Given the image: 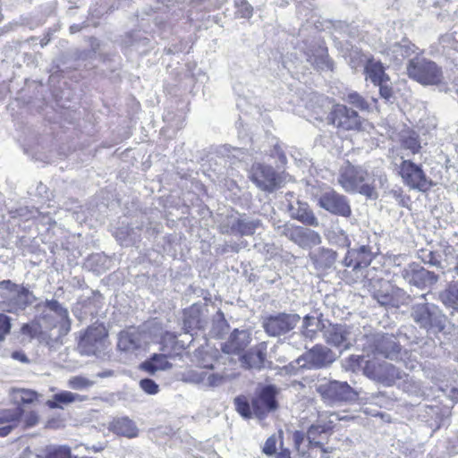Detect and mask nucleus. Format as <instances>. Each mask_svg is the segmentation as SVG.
Listing matches in <instances>:
<instances>
[{
  "label": "nucleus",
  "instance_id": "1",
  "mask_svg": "<svg viewBox=\"0 0 458 458\" xmlns=\"http://www.w3.org/2000/svg\"><path fill=\"white\" fill-rule=\"evenodd\" d=\"M109 345V331L99 321L89 325L80 333L77 340V350L83 356L100 357Z\"/></svg>",
  "mask_w": 458,
  "mask_h": 458
},
{
  "label": "nucleus",
  "instance_id": "2",
  "mask_svg": "<svg viewBox=\"0 0 458 458\" xmlns=\"http://www.w3.org/2000/svg\"><path fill=\"white\" fill-rule=\"evenodd\" d=\"M357 55L360 62L363 64L365 80L378 87L380 97L389 101L394 96V89L390 83V76L386 72L387 67L372 55H367L361 51Z\"/></svg>",
  "mask_w": 458,
  "mask_h": 458
},
{
  "label": "nucleus",
  "instance_id": "3",
  "mask_svg": "<svg viewBox=\"0 0 458 458\" xmlns=\"http://www.w3.org/2000/svg\"><path fill=\"white\" fill-rule=\"evenodd\" d=\"M406 73L411 80L423 86H438L444 82L442 67L421 55H416L408 61Z\"/></svg>",
  "mask_w": 458,
  "mask_h": 458
},
{
  "label": "nucleus",
  "instance_id": "4",
  "mask_svg": "<svg viewBox=\"0 0 458 458\" xmlns=\"http://www.w3.org/2000/svg\"><path fill=\"white\" fill-rule=\"evenodd\" d=\"M325 121L337 132L355 131L363 130L364 119L358 111L347 106L345 104L334 103L327 112Z\"/></svg>",
  "mask_w": 458,
  "mask_h": 458
},
{
  "label": "nucleus",
  "instance_id": "5",
  "mask_svg": "<svg viewBox=\"0 0 458 458\" xmlns=\"http://www.w3.org/2000/svg\"><path fill=\"white\" fill-rule=\"evenodd\" d=\"M368 177L366 169L348 163L339 172L338 183L347 192H359L367 198H373L376 195L375 186L367 182Z\"/></svg>",
  "mask_w": 458,
  "mask_h": 458
},
{
  "label": "nucleus",
  "instance_id": "6",
  "mask_svg": "<svg viewBox=\"0 0 458 458\" xmlns=\"http://www.w3.org/2000/svg\"><path fill=\"white\" fill-rule=\"evenodd\" d=\"M397 174L403 184L411 190L428 192L434 186L433 181L427 175L422 165L411 159H404L400 163Z\"/></svg>",
  "mask_w": 458,
  "mask_h": 458
},
{
  "label": "nucleus",
  "instance_id": "7",
  "mask_svg": "<svg viewBox=\"0 0 458 458\" xmlns=\"http://www.w3.org/2000/svg\"><path fill=\"white\" fill-rule=\"evenodd\" d=\"M42 305L53 311L58 320L55 321L52 315L42 312L38 318L43 322V327L46 332H51L55 328H58V336L63 337L66 335L72 327V321L69 317L68 310L63 307L60 302L56 300H47ZM41 304H38L36 308L40 307Z\"/></svg>",
  "mask_w": 458,
  "mask_h": 458
},
{
  "label": "nucleus",
  "instance_id": "8",
  "mask_svg": "<svg viewBox=\"0 0 458 458\" xmlns=\"http://www.w3.org/2000/svg\"><path fill=\"white\" fill-rule=\"evenodd\" d=\"M279 390L275 385H266L257 389L251 399L253 413L259 420L266 419L279 408Z\"/></svg>",
  "mask_w": 458,
  "mask_h": 458
},
{
  "label": "nucleus",
  "instance_id": "9",
  "mask_svg": "<svg viewBox=\"0 0 458 458\" xmlns=\"http://www.w3.org/2000/svg\"><path fill=\"white\" fill-rule=\"evenodd\" d=\"M335 427L330 420H318L307 429L306 437L310 447L319 448L325 454L324 458H328V454L335 450L334 447L326 445L335 431Z\"/></svg>",
  "mask_w": 458,
  "mask_h": 458
},
{
  "label": "nucleus",
  "instance_id": "10",
  "mask_svg": "<svg viewBox=\"0 0 458 458\" xmlns=\"http://www.w3.org/2000/svg\"><path fill=\"white\" fill-rule=\"evenodd\" d=\"M0 289L13 293L15 295L4 301L7 306V311L10 313H18L24 311L30 306L35 300V296L27 287L22 284H17L7 279L0 281Z\"/></svg>",
  "mask_w": 458,
  "mask_h": 458
},
{
  "label": "nucleus",
  "instance_id": "11",
  "mask_svg": "<svg viewBox=\"0 0 458 458\" xmlns=\"http://www.w3.org/2000/svg\"><path fill=\"white\" fill-rule=\"evenodd\" d=\"M250 180L262 191L272 192L280 186V177L275 169L267 165L256 164L251 167Z\"/></svg>",
  "mask_w": 458,
  "mask_h": 458
},
{
  "label": "nucleus",
  "instance_id": "12",
  "mask_svg": "<svg viewBox=\"0 0 458 458\" xmlns=\"http://www.w3.org/2000/svg\"><path fill=\"white\" fill-rule=\"evenodd\" d=\"M299 320V315L279 313L275 316L267 317L263 321V327L267 334L276 336L293 329Z\"/></svg>",
  "mask_w": 458,
  "mask_h": 458
},
{
  "label": "nucleus",
  "instance_id": "13",
  "mask_svg": "<svg viewBox=\"0 0 458 458\" xmlns=\"http://www.w3.org/2000/svg\"><path fill=\"white\" fill-rule=\"evenodd\" d=\"M318 205L337 216L349 217L352 215V209L346 198L334 190L323 193L318 199Z\"/></svg>",
  "mask_w": 458,
  "mask_h": 458
},
{
  "label": "nucleus",
  "instance_id": "14",
  "mask_svg": "<svg viewBox=\"0 0 458 458\" xmlns=\"http://www.w3.org/2000/svg\"><path fill=\"white\" fill-rule=\"evenodd\" d=\"M307 61L318 71H330L335 69V63L329 56L328 48L325 42L310 45L305 51Z\"/></svg>",
  "mask_w": 458,
  "mask_h": 458
},
{
  "label": "nucleus",
  "instance_id": "15",
  "mask_svg": "<svg viewBox=\"0 0 458 458\" xmlns=\"http://www.w3.org/2000/svg\"><path fill=\"white\" fill-rule=\"evenodd\" d=\"M283 233L288 239L302 248L318 245L321 242L318 233L302 226L285 224Z\"/></svg>",
  "mask_w": 458,
  "mask_h": 458
},
{
  "label": "nucleus",
  "instance_id": "16",
  "mask_svg": "<svg viewBox=\"0 0 458 458\" xmlns=\"http://www.w3.org/2000/svg\"><path fill=\"white\" fill-rule=\"evenodd\" d=\"M318 393L324 399L335 402H343L352 399L353 390L346 382L336 380L320 385Z\"/></svg>",
  "mask_w": 458,
  "mask_h": 458
},
{
  "label": "nucleus",
  "instance_id": "17",
  "mask_svg": "<svg viewBox=\"0 0 458 458\" xmlns=\"http://www.w3.org/2000/svg\"><path fill=\"white\" fill-rule=\"evenodd\" d=\"M251 342L249 332L234 329L228 339L223 344L221 349L226 354L242 355Z\"/></svg>",
  "mask_w": 458,
  "mask_h": 458
},
{
  "label": "nucleus",
  "instance_id": "18",
  "mask_svg": "<svg viewBox=\"0 0 458 458\" xmlns=\"http://www.w3.org/2000/svg\"><path fill=\"white\" fill-rule=\"evenodd\" d=\"M267 359V344L261 342L249 351L244 352L240 356L242 366L245 369H257L264 368Z\"/></svg>",
  "mask_w": 458,
  "mask_h": 458
},
{
  "label": "nucleus",
  "instance_id": "19",
  "mask_svg": "<svg viewBox=\"0 0 458 458\" xmlns=\"http://www.w3.org/2000/svg\"><path fill=\"white\" fill-rule=\"evenodd\" d=\"M372 259L373 255L370 249L363 245L356 249L348 250L344 259V264L353 270H357L369 267Z\"/></svg>",
  "mask_w": 458,
  "mask_h": 458
},
{
  "label": "nucleus",
  "instance_id": "20",
  "mask_svg": "<svg viewBox=\"0 0 458 458\" xmlns=\"http://www.w3.org/2000/svg\"><path fill=\"white\" fill-rule=\"evenodd\" d=\"M306 360L315 368H323L331 364L334 360L333 352L320 344H316L306 352Z\"/></svg>",
  "mask_w": 458,
  "mask_h": 458
},
{
  "label": "nucleus",
  "instance_id": "21",
  "mask_svg": "<svg viewBox=\"0 0 458 458\" xmlns=\"http://www.w3.org/2000/svg\"><path fill=\"white\" fill-rule=\"evenodd\" d=\"M140 348V334L136 330L126 329L118 334L117 349L126 353H132Z\"/></svg>",
  "mask_w": 458,
  "mask_h": 458
},
{
  "label": "nucleus",
  "instance_id": "22",
  "mask_svg": "<svg viewBox=\"0 0 458 458\" xmlns=\"http://www.w3.org/2000/svg\"><path fill=\"white\" fill-rule=\"evenodd\" d=\"M22 413L23 411L21 408L0 411V425H4L0 427V437H6L15 427H17L21 419Z\"/></svg>",
  "mask_w": 458,
  "mask_h": 458
},
{
  "label": "nucleus",
  "instance_id": "23",
  "mask_svg": "<svg viewBox=\"0 0 458 458\" xmlns=\"http://www.w3.org/2000/svg\"><path fill=\"white\" fill-rule=\"evenodd\" d=\"M411 317L422 328L430 329L437 326L436 316L427 303H420L412 308Z\"/></svg>",
  "mask_w": 458,
  "mask_h": 458
},
{
  "label": "nucleus",
  "instance_id": "24",
  "mask_svg": "<svg viewBox=\"0 0 458 458\" xmlns=\"http://www.w3.org/2000/svg\"><path fill=\"white\" fill-rule=\"evenodd\" d=\"M183 327L187 332L202 328V307L194 303L183 310L182 312Z\"/></svg>",
  "mask_w": 458,
  "mask_h": 458
},
{
  "label": "nucleus",
  "instance_id": "25",
  "mask_svg": "<svg viewBox=\"0 0 458 458\" xmlns=\"http://www.w3.org/2000/svg\"><path fill=\"white\" fill-rule=\"evenodd\" d=\"M109 430L113 433L132 438L138 436L139 430L135 423L127 417L114 419L109 425Z\"/></svg>",
  "mask_w": 458,
  "mask_h": 458
},
{
  "label": "nucleus",
  "instance_id": "26",
  "mask_svg": "<svg viewBox=\"0 0 458 458\" xmlns=\"http://www.w3.org/2000/svg\"><path fill=\"white\" fill-rule=\"evenodd\" d=\"M173 367L168 356L163 353H154L140 364V369L148 374L154 375L158 370H166Z\"/></svg>",
  "mask_w": 458,
  "mask_h": 458
},
{
  "label": "nucleus",
  "instance_id": "27",
  "mask_svg": "<svg viewBox=\"0 0 458 458\" xmlns=\"http://www.w3.org/2000/svg\"><path fill=\"white\" fill-rule=\"evenodd\" d=\"M349 331L345 327L341 325L330 326L327 330L326 338L327 342L335 347H343L344 349L349 347L347 342Z\"/></svg>",
  "mask_w": 458,
  "mask_h": 458
},
{
  "label": "nucleus",
  "instance_id": "28",
  "mask_svg": "<svg viewBox=\"0 0 458 458\" xmlns=\"http://www.w3.org/2000/svg\"><path fill=\"white\" fill-rule=\"evenodd\" d=\"M21 333L29 336L30 339L42 337L46 332L41 321L38 317L31 321L24 323L21 327Z\"/></svg>",
  "mask_w": 458,
  "mask_h": 458
},
{
  "label": "nucleus",
  "instance_id": "29",
  "mask_svg": "<svg viewBox=\"0 0 458 458\" xmlns=\"http://www.w3.org/2000/svg\"><path fill=\"white\" fill-rule=\"evenodd\" d=\"M441 301L448 307L458 310V284L450 283L439 294Z\"/></svg>",
  "mask_w": 458,
  "mask_h": 458
},
{
  "label": "nucleus",
  "instance_id": "30",
  "mask_svg": "<svg viewBox=\"0 0 458 458\" xmlns=\"http://www.w3.org/2000/svg\"><path fill=\"white\" fill-rule=\"evenodd\" d=\"M400 143L403 148L409 150L412 155L420 152L421 144L419 135L415 131H408L402 135Z\"/></svg>",
  "mask_w": 458,
  "mask_h": 458
},
{
  "label": "nucleus",
  "instance_id": "31",
  "mask_svg": "<svg viewBox=\"0 0 458 458\" xmlns=\"http://www.w3.org/2000/svg\"><path fill=\"white\" fill-rule=\"evenodd\" d=\"M84 400H86L85 396H81L69 391H63L55 394L53 400L47 402V405L48 407L55 409L60 407L59 403H71L74 401L81 402Z\"/></svg>",
  "mask_w": 458,
  "mask_h": 458
},
{
  "label": "nucleus",
  "instance_id": "32",
  "mask_svg": "<svg viewBox=\"0 0 458 458\" xmlns=\"http://www.w3.org/2000/svg\"><path fill=\"white\" fill-rule=\"evenodd\" d=\"M293 217L306 225L318 226V218L307 205H300Z\"/></svg>",
  "mask_w": 458,
  "mask_h": 458
},
{
  "label": "nucleus",
  "instance_id": "33",
  "mask_svg": "<svg viewBox=\"0 0 458 458\" xmlns=\"http://www.w3.org/2000/svg\"><path fill=\"white\" fill-rule=\"evenodd\" d=\"M259 225V221H247L239 218L233 224L231 229L241 235H252Z\"/></svg>",
  "mask_w": 458,
  "mask_h": 458
},
{
  "label": "nucleus",
  "instance_id": "34",
  "mask_svg": "<svg viewBox=\"0 0 458 458\" xmlns=\"http://www.w3.org/2000/svg\"><path fill=\"white\" fill-rule=\"evenodd\" d=\"M350 106L362 112H368L370 109L369 101L357 91L349 92L344 98Z\"/></svg>",
  "mask_w": 458,
  "mask_h": 458
},
{
  "label": "nucleus",
  "instance_id": "35",
  "mask_svg": "<svg viewBox=\"0 0 458 458\" xmlns=\"http://www.w3.org/2000/svg\"><path fill=\"white\" fill-rule=\"evenodd\" d=\"M236 411L244 419H250L254 416L251 403L245 395L236 396L233 400Z\"/></svg>",
  "mask_w": 458,
  "mask_h": 458
},
{
  "label": "nucleus",
  "instance_id": "36",
  "mask_svg": "<svg viewBox=\"0 0 458 458\" xmlns=\"http://www.w3.org/2000/svg\"><path fill=\"white\" fill-rule=\"evenodd\" d=\"M384 372L386 375H381V381L386 386H392L396 379H400L402 377L400 371L391 364L383 366Z\"/></svg>",
  "mask_w": 458,
  "mask_h": 458
},
{
  "label": "nucleus",
  "instance_id": "37",
  "mask_svg": "<svg viewBox=\"0 0 458 458\" xmlns=\"http://www.w3.org/2000/svg\"><path fill=\"white\" fill-rule=\"evenodd\" d=\"M94 385V381L83 377L75 376L68 380V386L72 389L81 390L87 389Z\"/></svg>",
  "mask_w": 458,
  "mask_h": 458
},
{
  "label": "nucleus",
  "instance_id": "38",
  "mask_svg": "<svg viewBox=\"0 0 458 458\" xmlns=\"http://www.w3.org/2000/svg\"><path fill=\"white\" fill-rule=\"evenodd\" d=\"M201 382H206L207 386L215 387L220 386L225 381V377L216 373H201L199 378Z\"/></svg>",
  "mask_w": 458,
  "mask_h": 458
},
{
  "label": "nucleus",
  "instance_id": "39",
  "mask_svg": "<svg viewBox=\"0 0 458 458\" xmlns=\"http://www.w3.org/2000/svg\"><path fill=\"white\" fill-rule=\"evenodd\" d=\"M12 327V318L4 313H0V343L4 342L10 335Z\"/></svg>",
  "mask_w": 458,
  "mask_h": 458
},
{
  "label": "nucleus",
  "instance_id": "40",
  "mask_svg": "<svg viewBox=\"0 0 458 458\" xmlns=\"http://www.w3.org/2000/svg\"><path fill=\"white\" fill-rule=\"evenodd\" d=\"M234 6L242 18H250L252 16L253 8L247 0H234Z\"/></svg>",
  "mask_w": 458,
  "mask_h": 458
},
{
  "label": "nucleus",
  "instance_id": "41",
  "mask_svg": "<svg viewBox=\"0 0 458 458\" xmlns=\"http://www.w3.org/2000/svg\"><path fill=\"white\" fill-rule=\"evenodd\" d=\"M46 458H72L71 450L65 446L55 447L47 453Z\"/></svg>",
  "mask_w": 458,
  "mask_h": 458
},
{
  "label": "nucleus",
  "instance_id": "42",
  "mask_svg": "<svg viewBox=\"0 0 458 458\" xmlns=\"http://www.w3.org/2000/svg\"><path fill=\"white\" fill-rule=\"evenodd\" d=\"M141 389L148 394H156L159 391L158 385L150 378H143L140 381Z\"/></svg>",
  "mask_w": 458,
  "mask_h": 458
},
{
  "label": "nucleus",
  "instance_id": "43",
  "mask_svg": "<svg viewBox=\"0 0 458 458\" xmlns=\"http://www.w3.org/2000/svg\"><path fill=\"white\" fill-rule=\"evenodd\" d=\"M276 445L277 439L275 435H272L266 440L262 452L267 456H272L276 454Z\"/></svg>",
  "mask_w": 458,
  "mask_h": 458
},
{
  "label": "nucleus",
  "instance_id": "44",
  "mask_svg": "<svg viewBox=\"0 0 458 458\" xmlns=\"http://www.w3.org/2000/svg\"><path fill=\"white\" fill-rule=\"evenodd\" d=\"M20 392H21V402L22 403H32L38 397V393L34 390L21 389Z\"/></svg>",
  "mask_w": 458,
  "mask_h": 458
},
{
  "label": "nucleus",
  "instance_id": "45",
  "mask_svg": "<svg viewBox=\"0 0 458 458\" xmlns=\"http://www.w3.org/2000/svg\"><path fill=\"white\" fill-rule=\"evenodd\" d=\"M377 301L383 306H394V298L389 293H377Z\"/></svg>",
  "mask_w": 458,
  "mask_h": 458
},
{
  "label": "nucleus",
  "instance_id": "46",
  "mask_svg": "<svg viewBox=\"0 0 458 458\" xmlns=\"http://www.w3.org/2000/svg\"><path fill=\"white\" fill-rule=\"evenodd\" d=\"M39 418L36 411H30L24 417V424L27 428H31L38 423Z\"/></svg>",
  "mask_w": 458,
  "mask_h": 458
},
{
  "label": "nucleus",
  "instance_id": "47",
  "mask_svg": "<svg viewBox=\"0 0 458 458\" xmlns=\"http://www.w3.org/2000/svg\"><path fill=\"white\" fill-rule=\"evenodd\" d=\"M305 438V434L301 430H295L293 433V440L294 447L299 450L301 445L303 443Z\"/></svg>",
  "mask_w": 458,
  "mask_h": 458
},
{
  "label": "nucleus",
  "instance_id": "48",
  "mask_svg": "<svg viewBox=\"0 0 458 458\" xmlns=\"http://www.w3.org/2000/svg\"><path fill=\"white\" fill-rule=\"evenodd\" d=\"M176 341V335L170 332H165L162 336V344H165V342H171L175 343Z\"/></svg>",
  "mask_w": 458,
  "mask_h": 458
},
{
  "label": "nucleus",
  "instance_id": "49",
  "mask_svg": "<svg viewBox=\"0 0 458 458\" xmlns=\"http://www.w3.org/2000/svg\"><path fill=\"white\" fill-rule=\"evenodd\" d=\"M276 458H292L291 451L288 448H281L280 451L276 454Z\"/></svg>",
  "mask_w": 458,
  "mask_h": 458
},
{
  "label": "nucleus",
  "instance_id": "50",
  "mask_svg": "<svg viewBox=\"0 0 458 458\" xmlns=\"http://www.w3.org/2000/svg\"><path fill=\"white\" fill-rule=\"evenodd\" d=\"M12 357L15 360H18L21 362H26L28 361V358L26 357V355L23 353V352H13L12 353Z\"/></svg>",
  "mask_w": 458,
  "mask_h": 458
},
{
  "label": "nucleus",
  "instance_id": "51",
  "mask_svg": "<svg viewBox=\"0 0 458 458\" xmlns=\"http://www.w3.org/2000/svg\"><path fill=\"white\" fill-rule=\"evenodd\" d=\"M21 458H39V456L30 453V454H23V455Z\"/></svg>",
  "mask_w": 458,
  "mask_h": 458
},
{
  "label": "nucleus",
  "instance_id": "52",
  "mask_svg": "<svg viewBox=\"0 0 458 458\" xmlns=\"http://www.w3.org/2000/svg\"><path fill=\"white\" fill-rule=\"evenodd\" d=\"M201 368L207 369L208 370H212L214 369V366H213V364L210 363V364H205V365L201 366Z\"/></svg>",
  "mask_w": 458,
  "mask_h": 458
},
{
  "label": "nucleus",
  "instance_id": "53",
  "mask_svg": "<svg viewBox=\"0 0 458 458\" xmlns=\"http://www.w3.org/2000/svg\"><path fill=\"white\" fill-rule=\"evenodd\" d=\"M321 252L323 254H326V255H328V256H332L333 254H335V252H332V251H329V250H322Z\"/></svg>",
  "mask_w": 458,
  "mask_h": 458
},
{
  "label": "nucleus",
  "instance_id": "54",
  "mask_svg": "<svg viewBox=\"0 0 458 458\" xmlns=\"http://www.w3.org/2000/svg\"><path fill=\"white\" fill-rule=\"evenodd\" d=\"M454 270L458 274V256H457V261H456V264H455V267H454Z\"/></svg>",
  "mask_w": 458,
  "mask_h": 458
}]
</instances>
